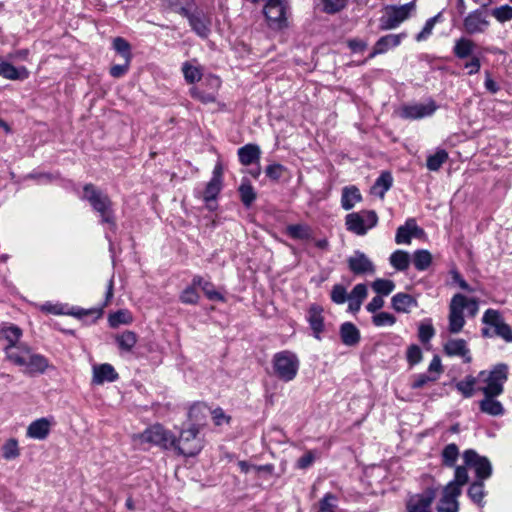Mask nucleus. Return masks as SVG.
<instances>
[{
	"instance_id": "nucleus-1",
	"label": "nucleus",
	"mask_w": 512,
	"mask_h": 512,
	"mask_svg": "<svg viewBox=\"0 0 512 512\" xmlns=\"http://www.w3.org/2000/svg\"><path fill=\"white\" fill-rule=\"evenodd\" d=\"M21 335V329L15 325L1 329V337L7 341L4 348L7 359L25 373H44L49 367L48 360L43 355L33 353L26 345L18 344Z\"/></svg>"
},
{
	"instance_id": "nucleus-2",
	"label": "nucleus",
	"mask_w": 512,
	"mask_h": 512,
	"mask_svg": "<svg viewBox=\"0 0 512 512\" xmlns=\"http://www.w3.org/2000/svg\"><path fill=\"white\" fill-rule=\"evenodd\" d=\"M81 198L88 201L93 210L99 214L101 223L109 224L112 230L116 229L113 203L106 193L89 183L83 187Z\"/></svg>"
},
{
	"instance_id": "nucleus-3",
	"label": "nucleus",
	"mask_w": 512,
	"mask_h": 512,
	"mask_svg": "<svg viewBox=\"0 0 512 512\" xmlns=\"http://www.w3.org/2000/svg\"><path fill=\"white\" fill-rule=\"evenodd\" d=\"M199 428L191 425L180 432L176 438V445L172 446L178 454L185 457L196 456L203 448V440L199 437Z\"/></svg>"
},
{
	"instance_id": "nucleus-4",
	"label": "nucleus",
	"mask_w": 512,
	"mask_h": 512,
	"mask_svg": "<svg viewBox=\"0 0 512 512\" xmlns=\"http://www.w3.org/2000/svg\"><path fill=\"white\" fill-rule=\"evenodd\" d=\"M273 368L276 375L283 381H292L299 369V359L291 351L278 352L273 357Z\"/></svg>"
},
{
	"instance_id": "nucleus-5",
	"label": "nucleus",
	"mask_w": 512,
	"mask_h": 512,
	"mask_svg": "<svg viewBox=\"0 0 512 512\" xmlns=\"http://www.w3.org/2000/svg\"><path fill=\"white\" fill-rule=\"evenodd\" d=\"M415 8L416 5L414 1L400 6H387L385 8L384 15L380 18V30L387 31L397 28L401 23L410 17Z\"/></svg>"
},
{
	"instance_id": "nucleus-6",
	"label": "nucleus",
	"mask_w": 512,
	"mask_h": 512,
	"mask_svg": "<svg viewBox=\"0 0 512 512\" xmlns=\"http://www.w3.org/2000/svg\"><path fill=\"white\" fill-rule=\"evenodd\" d=\"M378 223V216L373 210H362L349 213L345 217L346 229L356 235L363 236Z\"/></svg>"
},
{
	"instance_id": "nucleus-7",
	"label": "nucleus",
	"mask_w": 512,
	"mask_h": 512,
	"mask_svg": "<svg viewBox=\"0 0 512 512\" xmlns=\"http://www.w3.org/2000/svg\"><path fill=\"white\" fill-rule=\"evenodd\" d=\"M137 437L141 443H149L164 449H170L176 445L174 434L165 429L161 424H154L148 427Z\"/></svg>"
},
{
	"instance_id": "nucleus-8",
	"label": "nucleus",
	"mask_w": 512,
	"mask_h": 512,
	"mask_svg": "<svg viewBox=\"0 0 512 512\" xmlns=\"http://www.w3.org/2000/svg\"><path fill=\"white\" fill-rule=\"evenodd\" d=\"M465 302L466 296L460 293L455 294L450 301L448 330L451 333H459L465 325V318L463 314L466 305Z\"/></svg>"
},
{
	"instance_id": "nucleus-9",
	"label": "nucleus",
	"mask_w": 512,
	"mask_h": 512,
	"mask_svg": "<svg viewBox=\"0 0 512 512\" xmlns=\"http://www.w3.org/2000/svg\"><path fill=\"white\" fill-rule=\"evenodd\" d=\"M346 262L349 271L355 276L373 275L376 272L374 262L360 250H355Z\"/></svg>"
},
{
	"instance_id": "nucleus-10",
	"label": "nucleus",
	"mask_w": 512,
	"mask_h": 512,
	"mask_svg": "<svg viewBox=\"0 0 512 512\" xmlns=\"http://www.w3.org/2000/svg\"><path fill=\"white\" fill-rule=\"evenodd\" d=\"M286 4L283 0H268L264 7V15L268 25L273 29L286 26Z\"/></svg>"
},
{
	"instance_id": "nucleus-11",
	"label": "nucleus",
	"mask_w": 512,
	"mask_h": 512,
	"mask_svg": "<svg viewBox=\"0 0 512 512\" xmlns=\"http://www.w3.org/2000/svg\"><path fill=\"white\" fill-rule=\"evenodd\" d=\"M463 459L466 466L473 467L475 469L478 480H486L492 474V465L490 461L473 449H468L463 453Z\"/></svg>"
},
{
	"instance_id": "nucleus-12",
	"label": "nucleus",
	"mask_w": 512,
	"mask_h": 512,
	"mask_svg": "<svg viewBox=\"0 0 512 512\" xmlns=\"http://www.w3.org/2000/svg\"><path fill=\"white\" fill-rule=\"evenodd\" d=\"M482 322L494 328V334L506 342H512V329L504 322L498 310L487 309L482 317Z\"/></svg>"
},
{
	"instance_id": "nucleus-13",
	"label": "nucleus",
	"mask_w": 512,
	"mask_h": 512,
	"mask_svg": "<svg viewBox=\"0 0 512 512\" xmlns=\"http://www.w3.org/2000/svg\"><path fill=\"white\" fill-rule=\"evenodd\" d=\"M436 110V103L433 100H429L427 103H414L402 106L399 110V116L403 119L417 120L433 115Z\"/></svg>"
},
{
	"instance_id": "nucleus-14",
	"label": "nucleus",
	"mask_w": 512,
	"mask_h": 512,
	"mask_svg": "<svg viewBox=\"0 0 512 512\" xmlns=\"http://www.w3.org/2000/svg\"><path fill=\"white\" fill-rule=\"evenodd\" d=\"M489 25V20L480 9L471 11L463 20L464 30L469 35L482 34L488 29Z\"/></svg>"
},
{
	"instance_id": "nucleus-15",
	"label": "nucleus",
	"mask_w": 512,
	"mask_h": 512,
	"mask_svg": "<svg viewBox=\"0 0 512 512\" xmlns=\"http://www.w3.org/2000/svg\"><path fill=\"white\" fill-rule=\"evenodd\" d=\"M206 82L210 87L209 91H203L200 87L193 86L190 88V95L203 104L214 103L217 99L218 89L221 86V80L217 76H209L206 78Z\"/></svg>"
},
{
	"instance_id": "nucleus-16",
	"label": "nucleus",
	"mask_w": 512,
	"mask_h": 512,
	"mask_svg": "<svg viewBox=\"0 0 512 512\" xmlns=\"http://www.w3.org/2000/svg\"><path fill=\"white\" fill-rule=\"evenodd\" d=\"M181 15L188 19L192 30L197 35H199L200 37L208 36L210 32L208 21L202 13L198 11L190 12L189 9H181Z\"/></svg>"
},
{
	"instance_id": "nucleus-17",
	"label": "nucleus",
	"mask_w": 512,
	"mask_h": 512,
	"mask_svg": "<svg viewBox=\"0 0 512 512\" xmlns=\"http://www.w3.org/2000/svg\"><path fill=\"white\" fill-rule=\"evenodd\" d=\"M405 37V33L387 34L380 37L378 41L375 43L373 50L369 55V58H374L377 55L386 53L391 48L399 46L402 39Z\"/></svg>"
},
{
	"instance_id": "nucleus-18",
	"label": "nucleus",
	"mask_w": 512,
	"mask_h": 512,
	"mask_svg": "<svg viewBox=\"0 0 512 512\" xmlns=\"http://www.w3.org/2000/svg\"><path fill=\"white\" fill-rule=\"evenodd\" d=\"M423 234V230L417 225L415 219H408L404 225L398 227L395 236L397 244H410L413 236Z\"/></svg>"
},
{
	"instance_id": "nucleus-19",
	"label": "nucleus",
	"mask_w": 512,
	"mask_h": 512,
	"mask_svg": "<svg viewBox=\"0 0 512 512\" xmlns=\"http://www.w3.org/2000/svg\"><path fill=\"white\" fill-rule=\"evenodd\" d=\"M508 368L505 364L496 365L491 371H481L478 381L484 384H502L507 380Z\"/></svg>"
},
{
	"instance_id": "nucleus-20",
	"label": "nucleus",
	"mask_w": 512,
	"mask_h": 512,
	"mask_svg": "<svg viewBox=\"0 0 512 512\" xmlns=\"http://www.w3.org/2000/svg\"><path fill=\"white\" fill-rule=\"evenodd\" d=\"M444 352L448 356H458L463 358L464 362L471 361L470 350L464 339H449L444 345Z\"/></svg>"
},
{
	"instance_id": "nucleus-21",
	"label": "nucleus",
	"mask_w": 512,
	"mask_h": 512,
	"mask_svg": "<svg viewBox=\"0 0 512 512\" xmlns=\"http://www.w3.org/2000/svg\"><path fill=\"white\" fill-rule=\"evenodd\" d=\"M391 306L398 313H409L418 307V301L412 295L400 292L391 298Z\"/></svg>"
},
{
	"instance_id": "nucleus-22",
	"label": "nucleus",
	"mask_w": 512,
	"mask_h": 512,
	"mask_svg": "<svg viewBox=\"0 0 512 512\" xmlns=\"http://www.w3.org/2000/svg\"><path fill=\"white\" fill-rule=\"evenodd\" d=\"M118 380V373L109 363H103L93 366V383L102 384L103 382H114Z\"/></svg>"
},
{
	"instance_id": "nucleus-23",
	"label": "nucleus",
	"mask_w": 512,
	"mask_h": 512,
	"mask_svg": "<svg viewBox=\"0 0 512 512\" xmlns=\"http://www.w3.org/2000/svg\"><path fill=\"white\" fill-rule=\"evenodd\" d=\"M322 308L316 305H312L309 308L307 320L313 331V335L316 339L320 340V334L324 330V317L322 315Z\"/></svg>"
},
{
	"instance_id": "nucleus-24",
	"label": "nucleus",
	"mask_w": 512,
	"mask_h": 512,
	"mask_svg": "<svg viewBox=\"0 0 512 512\" xmlns=\"http://www.w3.org/2000/svg\"><path fill=\"white\" fill-rule=\"evenodd\" d=\"M434 500L432 492L418 495L407 503L408 512H432L431 505Z\"/></svg>"
},
{
	"instance_id": "nucleus-25",
	"label": "nucleus",
	"mask_w": 512,
	"mask_h": 512,
	"mask_svg": "<svg viewBox=\"0 0 512 512\" xmlns=\"http://www.w3.org/2000/svg\"><path fill=\"white\" fill-rule=\"evenodd\" d=\"M239 161L244 166L258 163L261 155L260 147L256 144H246L238 149Z\"/></svg>"
},
{
	"instance_id": "nucleus-26",
	"label": "nucleus",
	"mask_w": 512,
	"mask_h": 512,
	"mask_svg": "<svg viewBox=\"0 0 512 512\" xmlns=\"http://www.w3.org/2000/svg\"><path fill=\"white\" fill-rule=\"evenodd\" d=\"M50 432V422L46 418L33 421L27 428L26 435L32 439L44 440Z\"/></svg>"
},
{
	"instance_id": "nucleus-27",
	"label": "nucleus",
	"mask_w": 512,
	"mask_h": 512,
	"mask_svg": "<svg viewBox=\"0 0 512 512\" xmlns=\"http://www.w3.org/2000/svg\"><path fill=\"white\" fill-rule=\"evenodd\" d=\"M192 284L193 286L200 287L209 300L220 302L225 301L224 296L215 289L214 285L211 282L204 280L201 276H194Z\"/></svg>"
},
{
	"instance_id": "nucleus-28",
	"label": "nucleus",
	"mask_w": 512,
	"mask_h": 512,
	"mask_svg": "<svg viewBox=\"0 0 512 512\" xmlns=\"http://www.w3.org/2000/svg\"><path fill=\"white\" fill-rule=\"evenodd\" d=\"M340 337L346 346H355L360 341V332L351 322H345L340 326Z\"/></svg>"
},
{
	"instance_id": "nucleus-29",
	"label": "nucleus",
	"mask_w": 512,
	"mask_h": 512,
	"mask_svg": "<svg viewBox=\"0 0 512 512\" xmlns=\"http://www.w3.org/2000/svg\"><path fill=\"white\" fill-rule=\"evenodd\" d=\"M0 76L9 80H24L29 76L25 67L16 68L9 62L0 63Z\"/></svg>"
},
{
	"instance_id": "nucleus-30",
	"label": "nucleus",
	"mask_w": 512,
	"mask_h": 512,
	"mask_svg": "<svg viewBox=\"0 0 512 512\" xmlns=\"http://www.w3.org/2000/svg\"><path fill=\"white\" fill-rule=\"evenodd\" d=\"M361 200V193L356 186H347L343 188L341 196V206L344 210H351Z\"/></svg>"
},
{
	"instance_id": "nucleus-31",
	"label": "nucleus",
	"mask_w": 512,
	"mask_h": 512,
	"mask_svg": "<svg viewBox=\"0 0 512 512\" xmlns=\"http://www.w3.org/2000/svg\"><path fill=\"white\" fill-rule=\"evenodd\" d=\"M210 408L204 403H195L193 404L188 411V418L193 422L192 425H195L199 428L200 425L206 420L209 416Z\"/></svg>"
},
{
	"instance_id": "nucleus-32",
	"label": "nucleus",
	"mask_w": 512,
	"mask_h": 512,
	"mask_svg": "<svg viewBox=\"0 0 512 512\" xmlns=\"http://www.w3.org/2000/svg\"><path fill=\"white\" fill-rule=\"evenodd\" d=\"M475 43L466 37H461L455 41L453 47L454 55L459 59H465L471 56L472 52L475 49Z\"/></svg>"
},
{
	"instance_id": "nucleus-33",
	"label": "nucleus",
	"mask_w": 512,
	"mask_h": 512,
	"mask_svg": "<svg viewBox=\"0 0 512 512\" xmlns=\"http://www.w3.org/2000/svg\"><path fill=\"white\" fill-rule=\"evenodd\" d=\"M393 183V177L390 172H382L381 175L376 179L372 186V193L384 198L385 193L391 188Z\"/></svg>"
},
{
	"instance_id": "nucleus-34",
	"label": "nucleus",
	"mask_w": 512,
	"mask_h": 512,
	"mask_svg": "<svg viewBox=\"0 0 512 512\" xmlns=\"http://www.w3.org/2000/svg\"><path fill=\"white\" fill-rule=\"evenodd\" d=\"M138 337L135 332L126 330L115 337V341L122 351L130 352L136 345Z\"/></svg>"
},
{
	"instance_id": "nucleus-35",
	"label": "nucleus",
	"mask_w": 512,
	"mask_h": 512,
	"mask_svg": "<svg viewBox=\"0 0 512 512\" xmlns=\"http://www.w3.org/2000/svg\"><path fill=\"white\" fill-rule=\"evenodd\" d=\"M410 261L409 253L404 250H396L389 257L390 265L398 271L407 270Z\"/></svg>"
},
{
	"instance_id": "nucleus-36",
	"label": "nucleus",
	"mask_w": 512,
	"mask_h": 512,
	"mask_svg": "<svg viewBox=\"0 0 512 512\" xmlns=\"http://www.w3.org/2000/svg\"><path fill=\"white\" fill-rule=\"evenodd\" d=\"M412 261L418 271H425L432 263V255L425 249L416 250L413 253Z\"/></svg>"
},
{
	"instance_id": "nucleus-37",
	"label": "nucleus",
	"mask_w": 512,
	"mask_h": 512,
	"mask_svg": "<svg viewBox=\"0 0 512 512\" xmlns=\"http://www.w3.org/2000/svg\"><path fill=\"white\" fill-rule=\"evenodd\" d=\"M182 73L187 83L194 84L199 81L202 77V71L200 66L194 65L190 61H186L182 64Z\"/></svg>"
},
{
	"instance_id": "nucleus-38",
	"label": "nucleus",
	"mask_w": 512,
	"mask_h": 512,
	"mask_svg": "<svg viewBox=\"0 0 512 512\" xmlns=\"http://www.w3.org/2000/svg\"><path fill=\"white\" fill-rule=\"evenodd\" d=\"M239 194L241 201L245 207H250L251 204L256 199V193L254 191L253 186L249 182L248 179H243L241 185L239 186Z\"/></svg>"
},
{
	"instance_id": "nucleus-39",
	"label": "nucleus",
	"mask_w": 512,
	"mask_h": 512,
	"mask_svg": "<svg viewBox=\"0 0 512 512\" xmlns=\"http://www.w3.org/2000/svg\"><path fill=\"white\" fill-rule=\"evenodd\" d=\"M338 502V496L328 492L320 499L316 512H336Z\"/></svg>"
},
{
	"instance_id": "nucleus-40",
	"label": "nucleus",
	"mask_w": 512,
	"mask_h": 512,
	"mask_svg": "<svg viewBox=\"0 0 512 512\" xmlns=\"http://www.w3.org/2000/svg\"><path fill=\"white\" fill-rule=\"evenodd\" d=\"M371 287L377 295L388 296L395 289V283L389 279L377 278L371 284Z\"/></svg>"
},
{
	"instance_id": "nucleus-41",
	"label": "nucleus",
	"mask_w": 512,
	"mask_h": 512,
	"mask_svg": "<svg viewBox=\"0 0 512 512\" xmlns=\"http://www.w3.org/2000/svg\"><path fill=\"white\" fill-rule=\"evenodd\" d=\"M480 410L491 416H500L504 413L502 404L495 399H483L480 402Z\"/></svg>"
},
{
	"instance_id": "nucleus-42",
	"label": "nucleus",
	"mask_w": 512,
	"mask_h": 512,
	"mask_svg": "<svg viewBox=\"0 0 512 512\" xmlns=\"http://www.w3.org/2000/svg\"><path fill=\"white\" fill-rule=\"evenodd\" d=\"M442 463L447 467H453L459 457L458 446L454 443L448 444L442 451Z\"/></svg>"
},
{
	"instance_id": "nucleus-43",
	"label": "nucleus",
	"mask_w": 512,
	"mask_h": 512,
	"mask_svg": "<svg viewBox=\"0 0 512 512\" xmlns=\"http://www.w3.org/2000/svg\"><path fill=\"white\" fill-rule=\"evenodd\" d=\"M221 189H222L221 181H215V180L210 179V181L207 183L206 188L204 190V194H203V200L207 203V205L210 209H212V207L209 205V203L211 201H214L217 198Z\"/></svg>"
},
{
	"instance_id": "nucleus-44",
	"label": "nucleus",
	"mask_w": 512,
	"mask_h": 512,
	"mask_svg": "<svg viewBox=\"0 0 512 512\" xmlns=\"http://www.w3.org/2000/svg\"><path fill=\"white\" fill-rule=\"evenodd\" d=\"M108 321L112 328H116L121 324H130L133 321V317L128 310H118L110 314Z\"/></svg>"
},
{
	"instance_id": "nucleus-45",
	"label": "nucleus",
	"mask_w": 512,
	"mask_h": 512,
	"mask_svg": "<svg viewBox=\"0 0 512 512\" xmlns=\"http://www.w3.org/2000/svg\"><path fill=\"white\" fill-rule=\"evenodd\" d=\"M448 159V153L445 150H438L435 154L428 156L427 168L430 171H437Z\"/></svg>"
},
{
	"instance_id": "nucleus-46",
	"label": "nucleus",
	"mask_w": 512,
	"mask_h": 512,
	"mask_svg": "<svg viewBox=\"0 0 512 512\" xmlns=\"http://www.w3.org/2000/svg\"><path fill=\"white\" fill-rule=\"evenodd\" d=\"M20 455V449L16 439L11 438L2 446V456L5 460H13Z\"/></svg>"
},
{
	"instance_id": "nucleus-47",
	"label": "nucleus",
	"mask_w": 512,
	"mask_h": 512,
	"mask_svg": "<svg viewBox=\"0 0 512 512\" xmlns=\"http://www.w3.org/2000/svg\"><path fill=\"white\" fill-rule=\"evenodd\" d=\"M468 496L477 504H480L485 496L483 480L473 482L468 489Z\"/></svg>"
},
{
	"instance_id": "nucleus-48",
	"label": "nucleus",
	"mask_w": 512,
	"mask_h": 512,
	"mask_svg": "<svg viewBox=\"0 0 512 512\" xmlns=\"http://www.w3.org/2000/svg\"><path fill=\"white\" fill-rule=\"evenodd\" d=\"M491 15L499 22L505 23L512 20V6L505 4L491 10Z\"/></svg>"
},
{
	"instance_id": "nucleus-49",
	"label": "nucleus",
	"mask_w": 512,
	"mask_h": 512,
	"mask_svg": "<svg viewBox=\"0 0 512 512\" xmlns=\"http://www.w3.org/2000/svg\"><path fill=\"white\" fill-rule=\"evenodd\" d=\"M113 48L124 58V60H127V62L131 61V46L122 37H116L113 40Z\"/></svg>"
},
{
	"instance_id": "nucleus-50",
	"label": "nucleus",
	"mask_w": 512,
	"mask_h": 512,
	"mask_svg": "<svg viewBox=\"0 0 512 512\" xmlns=\"http://www.w3.org/2000/svg\"><path fill=\"white\" fill-rule=\"evenodd\" d=\"M440 17H441V13L437 14L434 17L429 18L426 21L423 29L415 37L417 42L426 40L432 34L434 26L438 22Z\"/></svg>"
},
{
	"instance_id": "nucleus-51",
	"label": "nucleus",
	"mask_w": 512,
	"mask_h": 512,
	"mask_svg": "<svg viewBox=\"0 0 512 512\" xmlns=\"http://www.w3.org/2000/svg\"><path fill=\"white\" fill-rule=\"evenodd\" d=\"M287 233L293 239H307L310 236L309 228L301 224L289 225Z\"/></svg>"
},
{
	"instance_id": "nucleus-52",
	"label": "nucleus",
	"mask_w": 512,
	"mask_h": 512,
	"mask_svg": "<svg viewBox=\"0 0 512 512\" xmlns=\"http://www.w3.org/2000/svg\"><path fill=\"white\" fill-rule=\"evenodd\" d=\"M330 297L333 303L340 305L348 300V293L343 285L335 284L332 287Z\"/></svg>"
},
{
	"instance_id": "nucleus-53",
	"label": "nucleus",
	"mask_w": 512,
	"mask_h": 512,
	"mask_svg": "<svg viewBox=\"0 0 512 512\" xmlns=\"http://www.w3.org/2000/svg\"><path fill=\"white\" fill-rule=\"evenodd\" d=\"M435 335V329L433 325L431 324V320H428V322H423L420 324L418 329V337L419 340L422 343L429 342L433 336Z\"/></svg>"
},
{
	"instance_id": "nucleus-54",
	"label": "nucleus",
	"mask_w": 512,
	"mask_h": 512,
	"mask_svg": "<svg viewBox=\"0 0 512 512\" xmlns=\"http://www.w3.org/2000/svg\"><path fill=\"white\" fill-rule=\"evenodd\" d=\"M458 500L442 496L437 505V512H458Z\"/></svg>"
},
{
	"instance_id": "nucleus-55",
	"label": "nucleus",
	"mask_w": 512,
	"mask_h": 512,
	"mask_svg": "<svg viewBox=\"0 0 512 512\" xmlns=\"http://www.w3.org/2000/svg\"><path fill=\"white\" fill-rule=\"evenodd\" d=\"M372 322L377 327L392 326L396 323V318L388 312H380L372 317Z\"/></svg>"
},
{
	"instance_id": "nucleus-56",
	"label": "nucleus",
	"mask_w": 512,
	"mask_h": 512,
	"mask_svg": "<svg viewBox=\"0 0 512 512\" xmlns=\"http://www.w3.org/2000/svg\"><path fill=\"white\" fill-rule=\"evenodd\" d=\"M368 295V289L366 284L359 283L355 285L352 289V291L348 294V300H354L358 301L360 303H363V301L366 299Z\"/></svg>"
},
{
	"instance_id": "nucleus-57",
	"label": "nucleus",
	"mask_w": 512,
	"mask_h": 512,
	"mask_svg": "<svg viewBox=\"0 0 512 512\" xmlns=\"http://www.w3.org/2000/svg\"><path fill=\"white\" fill-rule=\"evenodd\" d=\"M347 1L348 0H322L323 10L329 14L337 13L346 6Z\"/></svg>"
},
{
	"instance_id": "nucleus-58",
	"label": "nucleus",
	"mask_w": 512,
	"mask_h": 512,
	"mask_svg": "<svg viewBox=\"0 0 512 512\" xmlns=\"http://www.w3.org/2000/svg\"><path fill=\"white\" fill-rule=\"evenodd\" d=\"M196 286L187 287L180 295V300L184 304H196L199 300V294L197 293Z\"/></svg>"
},
{
	"instance_id": "nucleus-59",
	"label": "nucleus",
	"mask_w": 512,
	"mask_h": 512,
	"mask_svg": "<svg viewBox=\"0 0 512 512\" xmlns=\"http://www.w3.org/2000/svg\"><path fill=\"white\" fill-rule=\"evenodd\" d=\"M285 170H286V168L283 165H281L279 163H274V164L268 165L266 167L265 173L268 178H270L271 180L277 181L283 176V173L285 172Z\"/></svg>"
},
{
	"instance_id": "nucleus-60",
	"label": "nucleus",
	"mask_w": 512,
	"mask_h": 512,
	"mask_svg": "<svg viewBox=\"0 0 512 512\" xmlns=\"http://www.w3.org/2000/svg\"><path fill=\"white\" fill-rule=\"evenodd\" d=\"M317 456L316 451L310 450L307 451L304 455H302L296 462V467L298 469H307L309 468L315 461Z\"/></svg>"
},
{
	"instance_id": "nucleus-61",
	"label": "nucleus",
	"mask_w": 512,
	"mask_h": 512,
	"mask_svg": "<svg viewBox=\"0 0 512 512\" xmlns=\"http://www.w3.org/2000/svg\"><path fill=\"white\" fill-rule=\"evenodd\" d=\"M441 372H442L441 359L439 356H434L429 364V367H428V373L431 375L428 377V380L435 381Z\"/></svg>"
},
{
	"instance_id": "nucleus-62",
	"label": "nucleus",
	"mask_w": 512,
	"mask_h": 512,
	"mask_svg": "<svg viewBox=\"0 0 512 512\" xmlns=\"http://www.w3.org/2000/svg\"><path fill=\"white\" fill-rule=\"evenodd\" d=\"M407 360L410 365H415L419 363L422 359V350L417 345H411L407 349Z\"/></svg>"
},
{
	"instance_id": "nucleus-63",
	"label": "nucleus",
	"mask_w": 512,
	"mask_h": 512,
	"mask_svg": "<svg viewBox=\"0 0 512 512\" xmlns=\"http://www.w3.org/2000/svg\"><path fill=\"white\" fill-rule=\"evenodd\" d=\"M461 488H462V486L450 481L444 487L443 496L457 500V498L461 495V492H462Z\"/></svg>"
},
{
	"instance_id": "nucleus-64",
	"label": "nucleus",
	"mask_w": 512,
	"mask_h": 512,
	"mask_svg": "<svg viewBox=\"0 0 512 512\" xmlns=\"http://www.w3.org/2000/svg\"><path fill=\"white\" fill-rule=\"evenodd\" d=\"M192 0H165V5L172 11L181 15V9H188Z\"/></svg>"
}]
</instances>
